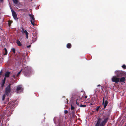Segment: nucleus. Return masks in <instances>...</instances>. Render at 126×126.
Wrapping results in <instances>:
<instances>
[{
  "mask_svg": "<svg viewBox=\"0 0 126 126\" xmlns=\"http://www.w3.org/2000/svg\"><path fill=\"white\" fill-rule=\"evenodd\" d=\"M10 72L9 71H7L6 72L5 74V77L8 78L9 77Z\"/></svg>",
  "mask_w": 126,
  "mask_h": 126,
  "instance_id": "9b49d317",
  "label": "nucleus"
},
{
  "mask_svg": "<svg viewBox=\"0 0 126 126\" xmlns=\"http://www.w3.org/2000/svg\"><path fill=\"white\" fill-rule=\"evenodd\" d=\"M125 126H126V125Z\"/></svg>",
  "mask_w": 126,
  "mask_h": 126,
  "instance_id": "37998d69",
  "label": "nucleus"
},
{
  "mask_svg": "<svg viewBox=\"0 0 126 126\" xmlns=\"http://www.w3.org/2000/svg\"><path fill=\"white\" fill-rule=\"evenodd\" d=\"M101 119L100 118H98L97 121L95 126H99L100 125V123L101 121Z\"/></svg>",
  "mask_w": 126,
  "mask_h": 126,
  "instance_id": "9d476101",
  "label": "nucleus"
},
{
  "mask_svg": "<svg viewBox=\"0 0 126 126\" xmlns=\"http://www.w3.org/2000/svg\"><path fill=\"white\" fill-rule=\"evenodd\" d=\"M11 84L9 83L8 85L5 89V93L6 95L8 96L11 91Z\"/></svg>",
  "mask_w": 126,
  "mask_h": 126,
  "instance_id": "20e7f679",
  "label": "nucleus"
},
{
  "mask_svg": "<svg viewBox=\"0 0 126 126\" xmlns=\"http://www.w3.org/2000/svg\"><path fill=\"white\" fill-rule=\"evenodd\" d=\"M91 104L92 105V104Z\"/></svg>",
  "mask_w": 126,
  "mask_h": 126,
  "instance_id": "79ce46f5",
  "label": "nucleus"
},
{
  "mask_svg": "<svg viewBox=\"0 0 126 126\" xmlns=\"http://www.w3.org/2000/svg\"><path fill=\"white\" fill-rule=\"evenodd\" d=\"M22 70V71L24 73V75L26 76H29L30 73V71H29V68L27 67H26L24 68V69L21 70L16 75V77H18L19 75L21 73V71Z\"/></svg>",
  "mask_w": 126,
  "mask_h": 126,
  "instance_id": "f03ea898",
  "label": "nucleus"
},
{
  "mask_svg": "<svg viewBox=\"0 0 126 126\" xmlns=\"http://www.w3.org/2000/svg\"><path fill=\"white\" fill-rule=\"evenodd\" d=\"M75 112V111H74V110H73L72 111V112L73 113H74V112Z\"/></svg>",
  "mask_w": 126,
  "mask_h": 126,
  "instance_id": "a19ab883",
  "label": "nucleus"
},
{
  "mask_svg": "<svg viewBox=\"0 0 126 126\" xmlns=\"http://www.w3.org/2000/svg\"><path fill=\"white\" fill-rule=\"evenodd\" d=\"M15 101H11L10 102H9L7 104L6 107V110L8 111L10 110L9 112H8V116H10L12 113L13 109L14 108L15 106Z\"/></svg>",
  "mask_w": 126,
  "mask_h": 126,
  "instance_id": "f257e3e1",
  "label": "nucleus"
},
{
  "mask_svg": "<svg viewBox=\"0 0 126 126\" xmlns=\"http://www.w3.org/2000/svg\"><path fill=\"white\" fill-rule=\"evenodd\" d=\"M97 86H100V84L98 85H97Z\"/></svg>",
  "mask_w": 126,
  "mask_h": 126,
  "instance_id": "ea45409f",
  "label": "nucleus"
},
{
  "mask_svg": "<svg viewBox=\"0 0 126 126\" xmlns=\"http://www.w3.org/2000/svg\"><path fill=\"white\" fill-rule=\"evenodd\" d=\"M108 101L107 100H106L105 102H104V104L103 105H104V109H105L106 108V106L107 105V104H108Z\"/></svg>",
  "mask_w": 126,
  "mask_h": 126,
  "instance_id": "2eb2a0df",
  "label": "nucleus"
},
{
  "mask_svg": "<svg viewBox=\"0 0 126 126\" xmlns=\"http://www.w3.org/2000/svg\"><path fill=\"white\" fill-rule=\"evenodd\" d=\"M32 41L34 42L36 40V38L35 37H32Z\"/></svg>",
  "mask_w": 126,
  "mask_h": 126,
  "instance_id": "aec40b11",
  "label": "nucleus"
},
{
  "mask_svg": "<svg viewBox=\"0 0 126 126\" xmlns=\"http://www.w3.org/2000/svg\"><path fill=\"white\" fill-rule=\"evenodd\" d=\"M78 100V99H77L76 100V103L77 105L78 106H79V103L77 102Z\"/></svg>",
  "mask_w": 126,
  "mask_h": 126,
  "instance_id": "cd10ccee",
  "label": "nucleus"
},
{
  "mask_svg": "<svg viewBox=\"0 0 126 126\" xmlns=\"http://www.w3.org/2000/svg\"><path fill=\"white\" fill-rule=\"evenodd\" d=\"M24 33L26 35V38L27 39H28V34L29 33L26 30H25L24 31Z\"/></svg>",
  "mask_w": 126,
  "mask_h": 126,
  "instance_id": "ddd939ff",
  "label": "nucleus"
},
{
  "mask_svg": "<svg viewBox=\"0 0 126 126\" xmlns=\"http://www.w3.org/2000/svg\"><path fill=\"white\" fill-rule=\"evenodd\" d=\"M71 110H73L75 109V107L74 106H73L72 105H71Z\"/></svg>",
  "mask_w": 126,
  "mask_h": 126,
  "instance_id": "393cba45",
  "label": "nucleus"
},
{
  "mask_svg": "<svg viewBox=\"0 0 126 126\" xmlns=\"http://www.w3.org/2000/svg\"><path fill=\"white\" fill-rule=\"evenodd\" d=\"M87 96H85V99H86L87 98Z\"/></svg>",
  "mask_w": 126,
  "mask_h": 126,
  "instance_id": "58836bf2",
  "label": "nucleus"
},
{
  "mask_svg": "<svg viewBox=\"0 0 126 126\" xmlns=\"http://www.w3.org/2000/svg\"><path fill=\"white\" fill-rule=\"evenodd\" d=\"M14 3L16 5L17 4L18 2H19L18 0H12Z\"/></svg>",
  "mask_w": 126,
  "mask_h": 126,
  "instance_id": "f3484780",
  "label": "nucleus"
},
{
  "mask_svg": "<svg viewBox=\"0 0 126 126\" xmlns=\"http://www.w3.org/2000/svg\"><path fill=\"white\" fill-rule=\"evenodd\" d=\"M72 47V45L71 44L68 43L66 45V47L68 48H70Z\"/></svg>",
  "mask_w": 126,
  "mask_h": 126,
  "instance_id": "dca6fc26",
  "label": "nucleus"
},
{
  "mask_svg": "<svg viewBox=\"0 0 126 126\" xmlns=\"http://www.w3.org/2000/svg\"><path fill=\"white\" fill-rule=\"evenodd\" d=\"M7 101L8 102L9 101V98H7Z\"/></svg>",
  "mask_w": 126,
  "mask_h": 126,
  "instance_id": "4c0bfd02",
  "label": "nucleus"
},
{
  "mask_svg": "<svg viewBox=\"0 0 126 126\" xmlns=\"http://www.w3.org/2000/svg\"><path fill=\"white\" fill-rule=\"evenodd\" d=\"M3 0H0V2H2L3 1Z\"/></svg>",
  "mask_w": 126,
  "mask_h": 126,
  "instance_id": "f704fd0d",
  "label": "nucleus"
},
{
  "mask_svg": "<svg viewBox=\"0 0 126 126\" xmlns=\"http://www.w3.org/2000/svg\"><path fill=\"white\" fill-rule=\"evenodd\" d=\"M12 23V22H9L8 23V25L9 26H10L11 25V23Z\"/></svg>",
  "mask_w": 126,
  "mask_h": 126,
  "instance_id": "7c9ffc66",
  "label": "nucleus"
},
{
  "mask_svg": "<svg viewBox=\"0 0 126 126\" xmlns=\"http://www.w3.org/2000/svg\"><path fill=\"white\" fill-rule=\"evenodd\" d=\"M125 78L124 77H123L120 79L119 81L120 82H123L125 80Z\"/></svg>",
  "mask_w": 126,
  "mask_h": 126,
  "instance_id": "f8f14e48",
  "label": "nucleus"
},
{
  "mask_svg": "<svg viewBox=\"0 0 126 126\" xmlns=\"http://www.w3.org/2000/svg\"><path fill=\"white\" fill-rule=\"evenodd\" d=\"M64 113L65 114H67L68 113V111L66 110L64 111Z\"/></svg>",
  "mask_w": 126,
  "mask_h": 126,
  "instance_id": "c756f323",
  "label": "nucleus"
},
{
  "mask_svg": "<svg viewBox=\"0 0 126 126\" xmlns=\"http://www.w3.org/2000/svg\"><path fill=\"white\" fill-rule=\"evenodd\" d=\"M79 106L83 107H86V105H83L82 104L80 105Z\"/></svg>",
  "mask_w": 126,
  "mask_h": 126,
  "instance_id": "4be33fe9",
  "label": "nucleus"
},
{
  "mask_svg": "<svg viewBox=\"0 0 126 126\" xmlns=\"http://www.w3.org/2000/svg\"><path fill=\"white\" fill-rule=\"evenodd\" d=\"M109 116L108 115L107 116L103 115V117L104 118V120L103 121L101 124L103 125H105V124L108 122Z\"/></svg>",
  "mask_w": 126,
  "mask_h": 126,
  "instance_id": "39448f33",
  "label": "nucleus"
},
{
  "mask_svg": "<svg viewBox=\"0 0 126 126\" xmlns=\"http://www.w3.org/2000/svg\"><path fill=\"white\" fill-rule=\"evenodd\" d=\"M11 51H12L14 53H15L16 51V49L14 48H13L11 49Z\"/></svg>",
  "mask_w": 126,
  "mask_h": 126,
  "instance_id": "412c9836",
  "label": "nucleus"
},
{
  "mask_svg": "<svg viewBox=\"0 0 126 126\" xmlns=\"http://www.w3.org/2000/svg\"><path fill=\"white\" fill-rule=\"evenodd\" d=\"M100 106H98L96 108V110L97 111H98V110L99 109V108H100Z\"/></svg>",
  "mask_w": 126,
  "mask_h": 126,
  "instance_id": "bb28decb",
  "label": "nucleus"
},
{
  "mask_svg": "<svg viewBox=\"0 0 126 126\" xmlns=\"http://www.w3.org/2000/svg\"><path fill=\"white\" fill-rule=\"evenodd\" d=\"M6 77H5L3 79V80L2 81H5H5H6Z\"/></svg>",
  "mask_w": 126,
  "mask_h": 126,
  "instance_id": "2f4dec72",
  "label": "nucleus"
},
{
  "mask_svg": "<svg viewBox=\"0 0 126 126\" xmlns=\"http://www.w3.org/2000/svg\"><path fill=\"white\" fill-rule=\"evenodd\" d=\"M16 43L18 46H21L22 44L19 40L18 39L17 40Z\"/></svg>",
  "mask_w": 126,
  "mask_h": 126,
  "instance_id": "4468645a",
  "label": "nucleus"
},
{
  "mask_svg": "<svg viewBox=\"0 0 126 126\" xmlns=\"http://www.w3.org/2000/svg\"><path fill=\"white\" fill-rule=\"evenodd\" d=\"M11 11L14 18L15 20L18 19V18H17V16L16 12L13 9L11 10Z\"/></svg>",
  "mask_w": 126,
  "mask_h": 126,
  "instance_id": "1a4fd4ad",
  "label": "nucleus"
},
{
  "mask_svg": "<svg viewBox=\"0 0 126 126\" xmlns=\"http://www.w3.org/2000/svg\"><path fill=\"white\" fill-rule=\"evenodd\" d=\"M4 50L5 51V53H4V55H6L7 54V49H6V48H4Z\"/></svg>",
  "mask_w": 126,
  "mask_h": 126,
  "instance_id": "a211bd4d",
  "label": "nucleus"
},
{
  "mask_svg": "<svg viewBox=\"0 0 126 126\" xmlns=\"http://www.w3.org/2000/svg\"><path fill=\"white\" fill-rule=\"evenodd\" d=\"M104 102H105L104 98L103 97V103H102V104H103V105L104 104Z\"/></svg>",
  "mask_w": 126,
  "mask_h": 126,
  "instance_id": "c85d7f7f",
  "label": "nucleus"
},
{
  "mask_svg": "<svg viewBox=\"0 0 126 126\" xmlns=\"http://www.w3.org/2000/svg\"><path fill=\"white\" fill-rule=\"evenodd\" d=\"M15 76H16V75H13L12 77H13L14 78H15Z\"/></svg>",
  "mask_w": 126,
  "mask_h": 126,
  "instance_id": "473e14b6",
  "label": "nucleus"
},
{
  "mask_svg": "<svg viewBox=\"0 0 126 126\" xmlns=\"http://www.w3.org/2000/svg\"><path fill=\"white\" fill-rule=\"evenodd\" d=\"M2 72V70H1L0 72V75H1V73Z\"/></svg>",
  "mask_w": 126,
  "mask_h": 126,
  "instance_id": "c9c22d12",
  "label": "nucleus"
},
{
  "mask_svg": "<svg viewBox=\"0 0 126 126\" xmlns=\"http://www.w3.org/2000/svg\"><path fill=\"white\" fill-rule=\"evenodd\" d=\"M117 77H121L123 76H126V74L123 71L120 70H116L115 72Z\"/></svg>",
  "mask_w": 126,
  "mask_h": 126,
  "instance_id": "7ed1b4c3",
  "label": "nucleus"
},
{
  "mask_svg": "<svg viewBox=\"0 0 126 126\" xmlns=\"http://www.w3.org/2000/svg\"><path fill=\"white\" fill-rule=\"evenodd\" d=\"M5 94L3 95L2 97V100L3 101H4L5 99Z\"/></svg>",
  "mask_w": 126,
  "mask_h": 126,
  "instance_id": "5701e85b",
  "label": "nucleus"
},
{
  "mask_svg": "<svg viewBox=\"0 0 126 126\" xmlns=\"http://www.w3.org/2000/svg\"><path fill=\"white\" fill-rule=\"evenodd\" d=\"M99 126H104V125H103L100 124V125H99Z\"/></svg>",
  "mask_w": 126,
  "mask_h": 126,
  "instance_id": "e433bc0d",
  "label": "nucleus"
},
{
  "mask_svg": "<svg viewBox=\"0 0 126 126\" xmlns=\"http://www.w3.org/2000/svg\"><path fill=\"white\" fill-rule=\"evenodd\" d=\"M29 16L30 17V18L32 19L30 20L31 23L32 25L34 26L35 24L34 23V21L35 20V18L33 15H31L30 14L29 15Z\"/></svg>",
  "mask_w": 126,
  "mask_h": 126,
  "instance_id": "0eeeda50",
  "label": "nucleus"
},
{
  "mask_svg": "<svg viewBox=\"0 0 126 126\" xmlns=\"http://www.w3.org/2000/svg\"><path fill=\"white\" fill-rule=\"evenodd\" d=\"M23 90V89L22 87V86L21 85H19L17 87L16 91L17 93H20L22 92Z\"/></svg>",
  "mask_w": 126,
  "mask_h": 126,
  "instance_id": "423d86ee",
  "label": "nucleus"
},
{
  "mask_svg": "<svg viewBox=\"0 0 126 126\" xmlns=\"http://www.w3.org/2000/svg\"><path fill=\"white\" fill-rule=\"evenodd\" d=\"M111 80L112 82L117 83L119 82L120 79L117 78V77L114 76L112 78Z\"/></svg>",
  "mask_w": 126,
  "mask_h": 126,
  "instance_id": "6e6552de",
  "label": "nucleus"
},
{
  "mask_svg": "<svg viewBox=\"0 0 126 126\" xmlns=\"http://www.w3.org/2000/svg\"><path fill=\"white\" fill-rule=\"evenodd\" d=\"M21 29H22V31H21V32H22V33L23 34L24 33V28L23 27H21Z\"/></svg>",
  "mask_w": 126,
  "mask_h": 126,
  "instance_id": "b1692460",
  "label": "nucleus"
},
{
  "mask_svg": "<svg viewBox=\"0 0 126 126\" xmlns=\"http://www.w3.org/2000/svg\"><path fill=\"white\" fill-rule=\"evenodd\" d=\"M122 67L124 69H126V66L125 65H122Z\"/></svg>",
  "mask_w": 126,
  "mask_h": 126,
  "instance_id": "a878e982",
  "label": "nucleus"
},
{
  "mask_svg": "<svg viewBox=\"0 0 126 126\" xmlns=\"http://www.w3.org/2000/svg\"><path fill=\"white\" fill-rule=\"evenodd\" d=\"M5 81H2V82H1V87H3L4 86V85L5 84Z\"/></svg>",
  "mask_w": 126,
  "mask_h": 126,
  "instance_id": "6ab92c4d",
  "label": "nucleus"
},
{
  "mask_svg": "<svg viewBox=\"0 0 126 126\" xmlns=\"http://www.w3.org/2000/svg\"><path fill=\"white\" fill-rule=\"evenodd\" d=\"M31 47V45H30L27 46V48H29V47Z\"/></svg>",
  "mask_w": 126,
  "mask_h": 126,
  "instance_id": "72a5a7b5",
  "label": "nucleus"
}]
</instances>
